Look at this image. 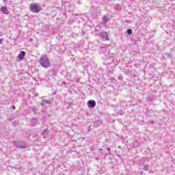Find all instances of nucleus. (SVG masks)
Masks as SVG:
<instances>
[{
	"label": "nucleus",
	"mask_w": 175,
	"mask_h": 175,
	"mask_svg": "<svg viewBox=\"0 0 175 175\" xmlns=\"http://www.w3.org/2000/svg\"><path fill=\"white\" fill-rule=\"evenodd\" d=\"M15 144L16 146V148H21V149L27 148V146L18 145V142H16Z\"/></svg>",
	"instance_id": "0eeeda50"
},
{
	"label": "nucleus",
	"mask_w": 175,
	"mask_h": 175,
	"mask_svg": "<svg viewBox=\"0 0 175 175\" xmlns=\"http://www.w3.org/2000/svg\"><path fill=\"white\" fill-rule=\"evenodd\" d=\"M31 122H32V124H33V125H36V122H38V119L37 118H33L32 120H31Z\"/></svg>",
	"instance_id": "1a4fd4ad"
},
{
	"label": "nucleus",
	"mask_w": 175,
	"mask_h": 175,
	"mask_svg": "<svg viewBox=\"0 0 175 175\" xmlns=\"http://www.w3.org/2000/svg\"><path fill=\"white\" fill-rule=\"evenodd\" d=\"M46 132H47V129L44 130L42 133V135H44V133H46Z\"/></svg>",
	"instance_id": "ddd939ff"
},
{
	"label": "nucleus",
	"mask_w": 175,
	"mask_h": 175,
	"mask_svg": "<svg viewBox=\"0 0 175 175\" xmlns=\"http://www.w3.org/2000/svg\"><path fill=\"white\" fill-rule=\"evenodd\" d=\"M149 167H150L148 166V165H146L144 167V170L147 171V170H148Z\"/></svg>",
	"instance_id": "f8f14e48"
},
{
	"label": "nucleus",
	"mask_w": 175,
	"mask_h": 175,
	"mask_svg": "<svg viewBox=\"0 0 175 175\" xmlns=\"http://www.w3.org/2000/svg\"><path fill=\"white\" fill-rule=\"evenodd\" d=\"M12 109H13V110H15V109H16V107H15V106H13V107H12Z\"/></svg>",
	"instance_id": "2eb2a0df"
},
{
	"label": "nucleus",
	"mask_w": 175,
	"mask_h": 175,
	"mask_svg": "<svg viewBox=\"0 0 175 175\" xmlns=\"http://www.w3.org/2000/svg\"><path fill=\"white\" fill-rule=\"evenodd\" d=\"M3 42V39H0V44H2Z\"/></svg>",
	"instance_id": "4468645a"
},
{
	"label": "nucleus",
	"mask_w": 175,
	"mask_h": 175,
	"mask_svg": "<svg viewBox=\"0 0 175 175\" xmlns=\"http://www.w3.org/2000/svg\"><path fill=\"white\" fill-rule=\"evenodd\" d=\"M0 12H1L2 13H4L5 14H8V13H9V11L8 10V8L5 6H3L1 8Z\"/></svg>",
	"instance_id": "20e7f679"
},
{
	"label": "nucleus",
	"mask_w": 175,
	"mask_h": 175,
	"mask_svg": "<svg viewBox=\"0 0 175 175\" xmlns=\"http://www.w3.org/2000/svg\"><path fill=\"white\" fill-rule=\"evenodd\" d=\"M39 62L40 65H41L42 68H45L46 69H47V68H49L50 66V60L48 59L47 56L41 57Z\"/></svg>",
	"instance_id": "f257e3e1"
},
{
	"label": "nucleus",
	"mask_w": 175,
	"mask_h": 175,
	"mask_svg": "<svg viewBox=\"0 0 175 175\" xmlns=\"http://www.w3.org/2000/svg\"><path fill=\"white\" fill-rule=\"evenodd\" d=\"M25 55V52L24 51H21L20 54L18 55V58L21 60L24 59V57Z\"/></svg>",
	"instance_id": "39448f33"
},
{
	"label": "nucleus",
	"mask_w": 175,
	"mask_h": 175,
	"mask_svg": "<svg viewBox=\"0 0 175 175\" xmlns=\"http://www.w3.org/2000/svg\"><path fill=\"white\" fill-rule=\"evenodd\" d=\"M29 9L33 13H39V12H42V6L38 3L30 4Z\"/></svg>",
	"instance_id": "f03ea898"
},
{
	"label": "nucleus",
	"mask_w": 175,
	"mask_h": 175,
	"mask_svg": "<svg viewBox=\"0 0 175 175\" xmlns=\"http://www.w3.org/2000/svg\"><path fill=\"white\" fill-rule=\"evenodd\" d=\"M132 32H133V31H132V29H129L127 30V33H128V35H132Z\"/></svg>",
	"instance_id": "9b49d317"
},
{
	"label": "nucleus",
	"mask_w": 175,
	"mask_h": 175,
	"mask_svg": "<svg viewBox=\"0 0 175 175\" xmlns=\"http://www.w3.org/2000/svg\"><path fill=\"white\" fill-rule=\"evenodd\" d=\"M103 20L104 23H107V21H109V18H107V16H103Z\"/></svg>",
	"instance_id": "9d476101"
},
{
	"label": "nucleus",
	"mask_w": 175,
	"mask_h": 175,
	"mask_svg": "<svg viewBox=\"0 0 175 175\" xmlns=\"http://www.w3.org/2000/svg\"><path fill=\"white\" fill-rule=\"evenodd\" d=\"M50 103H51L50 100H43L41 105H42V106H44V105H47V103L50 104Z\"/></svg>",
	"instance_id": "6e6552de"
},
{
	"label": "nucleus",
	"mask_w": 175,
	"mask_h": 175,
	"mask_svg": "<svg viewBox=\"0 0 175 175\" xmlns=\"http://www.w3.org/2000/svg\"><path fill=\"white\" fill-rule=\"evenodd\" d=\"M88 103H89L90 107H95V106L96 105V103L94 100H89Z\"/></svg>",
	"instance_id": "423d86ee"
},
{
	"label": "nucleus",
	"mask_w": 175,
	"mask_h": 175,
	"mask_svg": "<svg viewBox=\"0 0 175 175\" xmlns=\"http://www.w3.org/2000/svg\"><path fill=\"white\" fill-rule=\"evenodd\" d=\"M110 150V148H108V151H109Z\"/></svg>",
	"instance_id": "f3484780"
},
{
	"label": "nucleus",
	"mask_w": 175,
	"mask_h": 175,
	"mask_svg": "<svg viewBox=\"0 0 175 175\" xmlns=\"http://www.w3.org/2000/svg\"><path fill=\"white\" fill-rule=\"evenodd\" d=\"M100 36L103 40H109L110 39L107 37V32L103 31L100 33Z\"/></svg>",
	"instance_id": "7ed1b4c3"
},
{
	"label": "nucleus",
	"mask_w": 175,
	"mask_h": 175,
	"mask_svg": "<svg viewBox=\"0 0 175 175\" xmlns=\"http://www.w3.org/2000/svg\"><path fill=\"white\" fill-rule=\"evenodd\" d=\"M118 10H121V8H120V7H119Z\"/></svg>",
	"instance_id": "dca6fc26"
}]
</instances>
